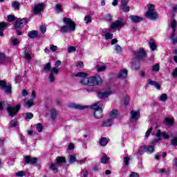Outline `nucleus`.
I'll return each instance as SVG.
<instances>
[{
	"mask_svg": "<svg viewBox=\"0 0 177 177\" xmlns=\"http://www.w3.org/2000/svg\"><path fill=\"white\" fill-rule=\"evenodd\" d=\"M75 77H79L80 78H82L80 80V84L82 85L88 86H95L96 85H100L102 82H103V80H102V77L99 75H95V77H88V73L85 72H78L76 73Z\"/></svg>",
	"mask_w": 177,
	"mask_h": 177,
	"instance_id": "nucleus-1",
	"label": "nucleus"
},
{
	"mask_svg": "<svg viewBox=\"0 0 177 177\" xmlns=\"http://www.w3.org/2000/svg\"><path fill=\"white\" fill-rule=\"evenodd\" d=\"M63 21L64 26H61L60 32L62 33L70 32V31H75V22L70 18H64Z\"/></svg>",
	"mask_w": 177,
	"mask_h": 177,
	"instance_id": "nucleus-2",
	"label": "nucleus"
},
{
	"mask_svg": "<svg viewBox=\"0 0 177 177\" xmlns=\"http://www.w3.org/2000/svg\"><path fill=\"white\" fill-rule=\"evenodd\" d=\"M148 10L145 13L146 17L148 19H151V20H156V19H158V15H157V12L154 11L156 9V6L153 4L147 5Z\"/></svg>",
	"mask_w": 177,
	"mask_h": 177,
	"instance_id": "nucleus-3",
	"label": "nucleus"
},
{
	"mask_svg": "<svg viewBox=\"0 0 177 177\" xmlns=\"http://www.w3.org/2000/svg\"><path fill=\"white\" fill-rule=\"evenodd\" d=\"M21 107V105L20 104H18L16 107H12L10 104H7L6 109L9 115H10V117H15V115L19 113V110H20Z\"/></svg>",
	"mask_w": 177,
	"mask_h": 177,
	"instance_id": "nucleus-4",
	"label": "nucleus"
},
{
	"mask_svg": "<svg viewBox=\"0 0 177 177\" xmlns=\"http://www.w3.org/2000/svg\"><path fill=\"white\" fill-rule=\"evenodd\" d=\"M0 86L4 89L6 93L8 95L12 93V84L6 82V81L0 80Z\"/></svg>",
	"mask_w": 177,
	"mask_h": 177,
	"instance_id": "nucleus-5",
	"label": "nucleus"
},
{
	"mask_svg": "<svg viewBox=\"0 0 177 177\" xmlns=\"http://www.w3.org/2000/svg\"><path fill=\"white\" fill-rule=\"evenodd\" d=\"M125 26V22L122 20H116L113 22L110 26V30H115L116 28H121Z\"/></svg>",
	"mask_w": 177,
	"mask_h": 177,
	"instance_id": "nucleus-6",
	"label": "nucleus"
},
{
	"mask_svg": "<svg viewBox=\"0 0 177 177\" xmlns=\"http://www.w3.org/2000/svg\"><path fill=\"white\" fill-rule=\"evenodd\" d=\"M27 23V19H19L15 24V28H21L22 27H24V26H26Z\"/></svg>",
	"mask_w": 177,
	"mask_h": 177,
	"instance_id": "nucleus-7",
	"label": "nucleus"
},
{
	"mask_svg": "<svg viewBox=\"0 0 177 177\" xmlns=\"http://www.w3.org/2000/svg\"><path fill=\"white\" fill-rule=\"evenodd\" d=\"M147 57V54L145 52L143 48H140L136 53V57L138 60H142V59H145V57Z\"/></svg>",
	"mask_w": 177,
	"mask_h": 177,
	"instance_id": "nucleus-8",
	"label": "nucleus"
},
{
	"mask_svg": "<svg viewBox=\"0 0 177 177\" xmlns=\"http://www.w3.org/2000/svg\"><path fill=\"white\" fill-rule=\"evenodd\" d=\"M25 162H26V164H30V165L37 164V162H38V159L35 157L31 158L30 156H26Z\"/></svg>",
	"mask_w": 177,
	"mask_h": 177,
	"instance_id": "nucleus-9",
	"label": "nucleus"
},
{
	"mask_svg": "<svg viewBox=\"0 0 177 177\" xmlns=\"http://www.w3.org/2000/svg\"><path fill=\"white\" fill-rule=\"evenodd\" d=\"M97 95V97H99V99H106V97H109V96H110V95H111V91L98 92Z\"/></svg>",
	"mask_w": 177,
	"mask_h": 177,
	"instance_id": "nucleus-10",
	"label": "nucleus"
},
{
	"mask_svg": "<svg viewBox=\"0 0 177 177\" xmlns=\"http://www.w3.org/2000/svg\"><path fill=\"white\" fill-rule=\"evenodd\" d=\"M131 120L133 121H138L140 118V112L139 111H131Z\"/></svg>",
	"mask_w": 177,
	"mask_h": 177,
	"instance_id": "nucleus-11",
	"label": "nucleus"
},
{
	"mask_svg": "<svg viewBox=\"0 0 177 177\" xmlns=\"http://www.w3.org/2000/svg\"><path fill=\"white\" fill-rule=\"evenodd\" d=\"M42 10H44V3H39L35 6V7L33 8V13H35V15H38V13H41Z\"/></svg>",
	"mask_w": 177,
	"mask_h": 177,
	"instance_id": "nucleus-12",
	"label": "nucleus"
},
{
	"mask_svg": "<svg viewBox=\"0 0 177 177\" xmlns=\"http://www.w3.org/2000/svg\"><path fill=\"white\" fill-rule=\"evenodd\" d=\"M93 117H95L97 120H99L103 117V110L98 109L94 111Z\"/></svg>",
	"mask_w": 177,
	"mask_h": 177,
	"instance_id": "nucleus-13",
	"label": "nucleus"
},
{
	"mask_svg": "<svg viewBox=\"0 0 177 177\" xmlns=\"http://www.w3.org/2000/svg\"><path fill=\"white\" fill-rule=\"evenodd\" d=\"M129 19L133 23H140V21H142V20H143V17L136 15H131L129 17Z\"/></svg>",
	"mask_w": 177,
	"mask_h": 177,
	"instance_id": "nucleus-14",
	"label": "nucleus"
},
{
	"mask_svg": "<svg viewBox=\"0 0 177 177\" xmlns=\"http://www.w3.org/2000/svg\"><path fill=\"white\" fill-rule=\"evenodd\" d=\"M102 106H103V102H98L93 105H91L92 110H94V111H96V110H102Z\"/></svg>",
	"mask_w": 177,
	"mask_h": 177,
	"instance_id": "nucleus-15",
	"label": "nucleus"
},
{
	"mask_svg": "<svg viewBox=\"0 0 177 177\" xmlns=\"http://www.w3.org/2000/svg\"><path fill=\"white\" fill-rule=\"evenodd\" d=\"M128 75V70L123 68L120 71L118 75L119 78H127Z\"/></svg>",
	"mask_w": 177,
	"mask_h": 177,
	"instance_id": "nucleus-16",
	"label": "nucleus"
},
{
	"mask_svg": "<svg viewBox=\"0 0 177 177\" xmlns=\"http://www.w3.org/2000/svg\"><path fill=\"white\" fill-rule=\"evenodd\" d=\"M6 62V63H12V60L8 57H6L4 54L0 53V63Z\"/></svg>",
	"mask_w": 177,
	"mask_h": 177,
	"instance_id": "nucleus-17",
	"label": "nucleus"
},
{
	"mask_svg": "<svg viewBox=\"0 0 177 177\" xmlns=\"http://www.w3.org/2000/svg\"><path fill=\"white\" fill-rule=\"evenodd\" d=\"M8 27V24L5 22H0V36L3 37V30Z\"/></svg>",
	"mask_w": 177,
	"mask_h": 177,
	"instance_id": "nucleus-18",
	"label": "nucleus"
},
{
	"mask_svg": "<svg viewBox=\"0 0 177 177\" xmlns=\"http://www.w3.org/2000/svg\"><path fill=\"white\" fill-rule=\"evenodd\" d=\"M57 163H51L50 165L49 166V169L53 171L55 174H57L59 172V168L57 167Z\"/></svg>",
	"mask_w": 177,
	"mask_h": 177,
	"instance_id": "nucleus-19",
	"label": "nucleus"
},
{
	"mask_svg": "<svg viewBox=\"0 0 177 177\" xmlns=\"http://www.w3.org/2000/svg\"><path fill=\"white\" fill-rule=\"evenodd\" d=\"M56 161H57V165H62V164H65L66 158H64V157L57 156L56 158Z\"/></svg>",
	"mask_w": 177,
	"mask_h": 177,
	"instance_id": "nucleus-20",
	"label": "nucleus"
},
{
	"mask_svg": "<svg viewBox=\"0 0 177 177\" xmlns=\"http://www.w3.org/2000/svg\"><path fill=\"white\" fill-rule=\"evenodd\" d=\"M142 148L144 149L145 151H146L147 153H149V154H151V153L154 151V147L151 145H149L147 147L146 146H144L142 147Z\"/></svg>",
	"mask_w": 177,
	"mask_h": 177,
	"instance_id": "nucleus-21",
	"label": "nucleus"
},
{
	"mask_svg": "<svg viewBox=\"0 0 177 177\" xmlns=\"http://www.w3.org/2000/svg\"><path fill=\"white\" fill-rule=\"evenodd\" d=\"M25 102V107H27L28 109H30V107H32V106H34V101L32 100H24Z\"/></svg>",
	"mask_w": 177,
	"mask_h": 177,
	"instance_id": "nucleus-22",
	"label": "nucleus"
},
{
	"mask_svg": "<svg viewBox=\"0 0 177 177\" xmlns=\"http://www.w3.org/2000/svg\"><path fill=\"white\" fill-rule=\"evenodd\" d=\"M170 26L171 27L173 32H175L176 31V26H177V21L175 20V19H172Z\"/></svg>",
	"mask_w": 177,
	"mask_h": 177,
	"instance_id": "nucleus-23",
	"label": "nucleus"
},
{
	"mask_svg": "<svg viewBox=\"0 0 177 177\" xmlns=\"http://www.w3.org/2000/svg\"><path fill=\"white\" fill-rule=\"evenodd\" d=\"M174 120L172 118H167L165 120V124H166L167 127H172V125H174Z\"/></svg>",
	"mask_w": 177,
	"mask_h": 177,
	"instance_id": "nucleus-24",
	"label": "nucleus"
},
{
	"mask_svg": "<svg viewBox=\"0 0 177 177\" xmlns=\"http://www.w3.org/2000/svg\"><path fill=\"white\" fill-rule=\"evenodd\" d=\"M70 107H71V109H76L77 110H82L83 109H85V107L86 106H82L77 104H71Z\"/></svg>",
	"mask_w": 177,
	"mask_h": 177,
	"instance_id": "nucleus-25",
	"label": "nucleus"
},
{
	"mask_svg": "<svg viewBox=\"0 0 177 177\" xmlns=\"http://www.w3.org/2000/svg\"><path fill=\"white\" fill-rule=\"evenodd\" d=\"M110 160V158L106 156V153H103L101 156V162L102 164H106L107 162Z\"/></svg>",
	"mask_w": 177,
	"mask_h": 177,
	"instance_id": "nucleus-26",
	"label": "nucleus"
},
{
	"mask_svg": "<svg viewBox=\"0 0 177 177\" xmlns=\"http://www.w3.org/2000/svg\"><path fill=\"white\" fill-rule=\"evenodd\" d=\"M149 48L151 50L154 51L156 50V49H157V44H156V43L153 41V39H151L149 41Z\"/></svg>",
	"mask_w": 177,
	"mask_h": 177,
	"instance_id": "nucleus-27",
	"label": "nucleus"
},
{
	"mask_svg": "<svg viewBox=\"0 0 177 177\" xmlns=\"http://www.w3.org/2000/svg\"><path fill=\"white\" fill-rule=\"evenodd\" d=\"M29 38H37L38 37V32L37 30H32L28 34Z\"/></svg>",
	"mask_w": 177,
	"mask_h": 177,
	"instance_id": "nucleus-28",
	"label": "nucleus"
},
{
	"mask_svg": "<svg viewBox=\"0 0 177 177\" xmlns=\"http://www.w3.org/2000/svg\"><path fill=\"white\" fill-rule=\"evenodd\" d=\"M118 114V111L117 109H112L109 113V117L111 118H115Z\"/></svg>",
	"mask_w": 177,
	"mask_h": 177,
	"instance_id": "nucleus-29",
	"label": "nucleus"
},
{
	"mask_svg": "<svg viewBox=\"0 0 177 177\" xmlns=\"http://www.w3.org/2000/svg\"><path fill=\"white\" fill-rule=\"evenodd\" d=\"M113 125V119H109L104 122L102 124V127H111Z\"/></svg>",
	"mask_w": 177,
	"mask_h": 177,
	"instance_id": "nucleus-30",
	"label": "nucleus"
},
{
	"mask_svg": "<svg viewBox=\"0 0 177 177\" xmlns=\"http://www.w3.org/2000/svg\"><path fill=\"white\" fill-rule=\"evenodd\" d=\"M131 67L133 70H139V62L136 60L133 61Z\"/></svg>",
	"mask_w": 177,
	"mask_h": 177,
	"instance_id": "nucleus-31",
	"label": "nucleus"
},
{
	"mask_svg": "<svg viewBox=\"0 0 177 177\" xmlns=\"http://www.w3.org/2000/svg\"><path fill=\"white\" fill-rule=\"evenodd\" d=\"M12 6L14 8L15 10H19V9H20V3L18 1H12Z\"/></svg>",
	"mask_w": 177,
	"mask_h": 177,
	"instance_id": "nucleus-32",
	"label": "nucleus"
},
{
	"mask_svg": "<svg viewBox=\"0 0 177 177\" xmlns=\"http://www.w3.org/2000/svg\"><path fill=\"white\" fill-rule=\"evenodd\" d=\"M120 9L122 10V12H124V13H128L129 12V6L127 5H120Z\"/></svg>",
	"mask_w": 177,
	"mask_h": 177,
	"instance_id": "nucleus-33",
	"label": "nucleus"
},
{
	"mask_svg": "<svg viewBox=\"0 0 177 177\" xmlns=\"http://www.w3.org/2000/svg\"><path fill=\"white\" fill-rule=\"evenodd\" d=\"M56 117H57V111H56L55 109H52L50 111V118H52L53 120H55Z\"/></svg>",
	"mask_w": 177,
	"mask_h": 177,
	"instance_id": "nucleus-34",
	"label": "nucleus"
},
{
	"mask_svg": "<svg viewBox=\"0 0 177 177\" xmlns=\"http://www.w3.org/2000/svg\"><path fill=\"white\" fill-rule=\"evenodd\" d=\"M161 136H162V133H161V130H158L157 133H156V140H154V142H157L159 140H161Z\"/></svg>",
	"mask_w": 177,
	"mask_h": 177,
	"instance_id": "nucleus-35",
	"label": "nucleus"
},
{
	"mask_svg": "<svg viewBox=\"0 0 177 177\" xmlns=\"http://www.w3.org/2000/svg\"><path fill=\"white\" fill-rule=\"evenodd\" d=\"M108 143L107 138H102L100 140V145L101 146H106Z\"/></svg>",
	"mask_w": 177,
	"mask_h": 177,
	"instance_id": "nucleus-36",
	"label": "nucleus"
},
{
	"mask_svg": "<svg viewBox=\"0 0 177 177\" xmlns=\"http://www.w3.org/2000/svg\"><path fill=\"white\" fill-rule=\"evenodd\" d=\"M51 67H52V65L50 64V63L46 64V65H44V71L45 72L50 71Z\"/></svg>",
	"mask_w": 177,
	"mask_h": 177,
	"instance_id": "nucleus-37",
	"label": "nucleus"
},
{
	"mask_svg": "<svg viewBox=\"0 0 177 177\" xmlns=\"http://www.w3.org/2000/svg\"><path fill=\"white\" fill-rule=\"evenodd\" d=\"M168 99V95L167 94L164 93L162 94L161 96L159 97L160 102H165Z\"/></svg>",
	"mask_w": 177,
	"mask_h": 177,
	"instance_id": "nucleus-38",
	"label": "nucleus"
},
{
	"mask_svg": "<svg viewBox=\"0 0 177 177\" xmlns=\"http://www.w3.org/2000/svg\"><path fill=\"white\" fill-rule=\"evenodd\" d=\"M7 20L9 22L15 21V20H16V17L13 15H8Z\"/></svg>",
	"mask_w": 177,
	"mask_h": 177,
	"instance_id": "nucleus-39",
	"label": "nucleus"
},
{
	"mask_svg": "<svg viewBox=\"0 0 177 177\" xmlns=\"http://www.w3.org/2000/svg\"><path fill=\"white\" fill-rule=\"evenodd\" d=\"M106 66L102 65V66H97V71H98L99 73L102 72V71H105L106 70Z\"/></svg>",
	"mask_w": 177,
	"mask_h": 177,
	"instance_id": "nucleus-40",
	"label": "nucleus"
},
{
	"mask_svg": "<svg viewBox=\"0 0 177 177\" xmlns=\"http://www.w3.org/2000/svg\"><path fill=\"white\" fill-rule=\"evenodd\" d=\"M18 124H19V123L17 122V119H14L10 122L11 128H15V127H17Z\"/></svg>",
	"mask_w": 177,
	"mask_h": 177,
	"instance_id": "nucleus-41",
	"label": "nucleus"
},
{
	"mask_svg": "<svg viewBox=\"0 0 177 177\" xmlns=\"http://www.w3.org/2000/svg\"><path fill=\"white\" fill-rule=\"evenodd\" d=\"M171 146H177V137L173 136L171 140Z\"/></svg>",
	"mask_w": 177,
	"mask_h": 177,
	"instance_id": "nucleus-42",
	"label": "nucleus"
},
{
	"mask_svg": "<svg viewBox=\"0 0 177 177\" xmlns=\"http://www.w3.org/2000/svg\"><path fill=\"white\" fill-rule=\"evenodd\" d=\"M34 117L32 113H26L25 114V120H31Z\"/></svg>",
	"mask_w": 177,
	"mask_h": 177,
	"instance_id": "nucleus-43",
	"label": "nucleus"
},
{
	"mask_svg": "<svg viewBox=\"0 0 177 177\" xmlns=\"http://www.w3.org/2000/svg\"><path fill=\"white\" fill-rule=\"evenodd\" d=\"M68 161H69V162H71V164H73V163L77 162V158H75V156H69Z\"/></svg>",
	"mask_w": 177,
	"mask_h": 177,
	"instance_id": "nucleus-44",
	"label": "nucleus"
},
{
	"mask_svg": "<svg viewBox=\"0 0 177 177\" xmlns=\"http://www.w3.org/2000/svg\"><path fill=\"white\" fill-rule=\"evenodd\" d=\"M152 71H156V73H158V71H160V64H156L155 65H153L152 66Z\"/></svg>",
	"mask_w": 177,
	"mask_h": 177,
	"instance_id": "nucleus-45",
	"label": "nucleus"
},
{
	"mask_svg": "<svg viewBox=\"0 0 177 177\" xmlns=\"http://www.w3.org/2000/svg\"><path fill=\"white\" fill-rule=\"evenodd\" d=\"M36 129L39 132H41L44 129V126H42V124L38 123L36 124Z\"/></svg>",
	"mask_w": 177,
	"mask_h": 177,
	"instance_id": "nucleus-46",
	"label": "nucleus"
},
{
	"mask_svg": "<svg viewBox=\"0 0 177 177\" xmlns=\"http://www.w3.org/2000/svg\"><path fill=\"white\" fill-rule=\"evenodd\" d=\"M88 170L83 169L82 172H80V177H88Z\"/></svg>",
	"mask_w": 177,
	"mask_h": 177,
	"instance_id": "nucleus-47",
	"label": "nucleus"
},
{
	"mask_svg": "<svg viewBox=\"0 0 177 177\" xmlns=\"http://www.w3.org/2000/svg\"><path fill=\"white\" fill-rule=\"evenodd\" d=\"M55 11L57 13H62V6L60 4L55 6Z\"/></svg>",
	"mask_w": 177,
	"mask_h": 177,
	"instance_id": "nucleus-48",
	"label": "nucleus"
},
{
	"mask_svg": "<svg viewBox=\"0 0 177 177\" xmlns=\"http://www.w3.org/2000/svg\"><path fill=\"white\" fill-rule=\"evenodd\" d=\"M113 34L110 32L105 33V39H113Z\"/></svg>",
	"mask_w": 177,
	"mask_h": 177,
	"instance_id": "nucleus-49",
	"label": "nucleus"
},
{
	"mask_svg": "<svg viewBox=\"0 0 177 177\" xmlns=\"http://www.w3.org/2000/svg\"><path fill=\"white\" fill-rule=\"evenodd\" d=\"M77 50V48L74 46H70L68 48V53H73V52H75Z\"/></svg>",
	"mask_w": 177,
	"mask_h": 177,
	"instance_id": "nucleus-50",
	"label": "nucleus"
},
{
	"mask_svg": "<svg viewBox=\"0 0 177 177\" xmlns=\"http://www.w3.org/2000/svg\"><path fill=\"white\" fill-rule=\"evenodd\" d=\"M115 50L116 53H121V52H122V48L120 46V45H116Z\"/></svg>",
	"mask_w": 177,
	"mask_h": 177,
	"instance_id": "nucleus-51",
	"label": "nucleus"
},
{
	"mask_svg": "<svg viewBox=\"0 0 177 177\" xmlns=\"http://www.w3.org/2000/svg\"><path fill=\"white\" fill-rule=\"evenodd\" d=\"M48 78H49L50 82H55V74L50 73V75H49Z\"/></svg>",
	"mask_w": 177,
	"mask_h": 177,
	"instance_id": "nucleus-52",
	"label": "nucleus"
},
{
	"mask_svg": "<svg viewBox=\"0 0 177 177\" xmlns=\"http://www.w3.org/2000/svg\"><path fill=\"white\" fill-rule=\"evenodd\" d=\"M84 21L86 24H88V23H92V19H91V17L89 16H86L84 17Z\"/></svg>",
	"mask_w": 177,
	"mask_h": 177,
	"instance_id": "nucleus-53",
	"label": "nucleus"
},
{
	"mask_svg": "<svg viewBox=\"0 0 177 177\" xmlns=\"http://www.w3.org/2000/svg\"><path fill=\"white\" fill-rule=\"evenodd\" d=\"M51 74H59V69L56 67H54L51 69Z\"/></svg>",
	"mask_w": 177,
	"mask_h": 177,
	"instance_id": "nucleus-54",
	"label": "nucleus"
},
{
	"mask_svg": "<svg viewBox=\"0 0 177 177\" xmlns=\"http://www.w3.org/2000/svg\"><path fill=\"white\" fill-rule=\"evenodd\" d=\"M40 31H41V34H45V33L46 32V26L42 25V26L40 27Z\"/></svg>",
	"mask_w": 177,
	"mask_h": 177,
	"instance_id": "nucleus-55",
	"label": "nucleus"
},
{
	"mask_svg": "<svg viewBox=\"0 0 177 177\" xmlns=\"http://www.w3.org/2000/svg\"><path fill=\"white\" fill-rule=\"evenodd\" d=\"M24 175H26V173H24L23 171H20L16 173V176L17 177H23Z\"/></svg>",
	"mask_w": 177,
	"mask_h": 177,
	"instance_id": "nucleus-56",
	"label": "nucleus"
},
{
	"mask_svg": "<svg viewBox=\"0 0 177 177\" xmlns=\"http://www.w3.org/2000/svg\"><path fill=\"white\" fill-rule=\"evenodd\" d=\"M151 131H153V127H150L145 133V138H149L150 136V133H151Z\"/></svg>",
	"mask_w": 177,
	"mask_h": 177,
	"instance_id": "nucleus-57",
	"label": "nucleus"
},
{
	"mask_svg": "<svg viewBox=\"0 0 177 177\" xmlns=\"http://www.w3.org/2000/svg\"><path fill=\"white\" fill-rule=\"evenodd\" d=\"M50 50H51V52H56V50H57V46L54 45H50Z\"/></svg>",
	"mask_w": 177,
	"mask_h": 177,
	"instance_id": "nucleus-58",
	"label": "nucleus"
},
{
	"mask_svg": "<svg viewBox=\"0 0 177 177\" xmlns=\"http://www.w3.org/2000/svg\"><path fill=\"white\" fill-rule=\"evenodd\" d=\"M85 161H86V158H84L80 160H77V164L80 165H83V164H85Z\"/></svg>",
	"mask_w": 177,
	"mask_h": 177,
	"instance_id": "nucleus-59",
	"label": "nucleus"
},
{
	"mask_svg": "<svg viewBox=\"0 0 177 177\" xmlns=\"http://www.w3.org/2000/svg\"><path fill=\"white\" fill-rule=\"evenodd\" d=\"M105 19L107 20V21H111L113 20V17H111V15L107 14L105 15Z\"/></svg>",
	"mask_w": 177,
	"mask_h": 177,
	"instance_id": "nucleus-60",
	"label": "nucleus"
},
{
	"mask_svg": "<svg viewBox=\"0 0 177 177\" xmlns=\"http://www.w3.org/2000/svg\"><path fill=\"white\" fill-rule=\"evenodd\" d=\"M25 59L26 60L30 62V60H31V55H30L28 53H25Z\"/></svg>",
	"mask_w": 177,
	"mask_h": 177,
	"instance_id": "nucleus-61",
	"label": "nucleus"
},
{
	"mask_svg": "<svg viewBox=\"0 0 177 177\" xmlns=\"http://www.w3.org/2000/svg\"><path fill=\"white\" fill-rule=\"evenodd\" d=\"M124 162L125 164V165H129V157L128 156H125L124 157Z\"/></svg>",
	"mask_w": 177,
	"mask_h": 177,
	"instance_id": "nucleus-62",
	"label": "nucleus"
},
{
	"mask_svg": "<svg viewBox=\"0 0 177 177\" xmlns=\"http://www.w3.org/2000/svg\"><path fill=\"white\" fill-rule=\"evenodd\" d=\"M157 172H158V174H165V172H167V169H165V168L158 169H157Z\"/></svg>",
	"mask_w": 177,
	"mask_h": 177,
	"instance_id": "nucleus-63",
	"label": "nucleus"
},
{
	"mask_svg": "<svg viewBox=\"0 0 177 177\" xmlns=\"http://www.w3.org/2000/svg\"><path fill=\"white\" fill-rule=\"evenodd\" d=\"M130 177H139V174L136 172H131L130 174Z\"/></svg>",
	"mask_w": 177,
	"mask_h": 177,
	"instance_id": "nucleus-64",
	"label": "nucleus"
}]
</instances>
